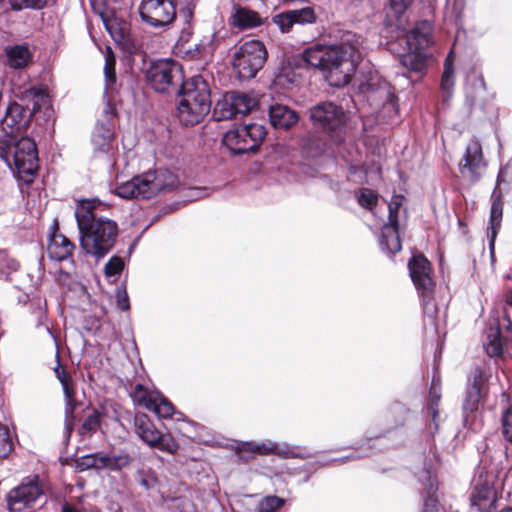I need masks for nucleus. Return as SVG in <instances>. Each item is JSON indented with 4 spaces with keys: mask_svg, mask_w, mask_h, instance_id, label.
<instances>
[{
    "mask_svg": "<svg viewBox=\"0 0 512 512\" xmlns=\"http://www.w3.org/2000/svg\"><path fill=\"white\" fill-rule=\"evenodd\" d=\"M500 485L495 467H480L470 493L469 512H496Z\"/></svg>",
    "mask_w": 512,
    "mask_h": 512,
    "instance_id": "obj_6",
    "label": "nucleus"
},
{
    "mask_svg": "<svg viewBox=\"0 0 512 512\" xmlns=\"http://www.w3.org/2000/svg\"><path fill=\"white\" fill-rule=\"evenodd\" d=\"M157 484L156 478L151 475L147 477H142L140 479V485L145 488L146 490L153 489Z\"/></svg>",
    "mask_w": 512,
    "mask_h": 512,
    "instance_id": "obj_57",
    "label": "nucleus"
},
{
    "mask_svg": "<svg viewBox=\"0 0 512 512\" xmlns=\"http://www.w3.org/2000/svg\"><path fill=\"white\" fill-rule=\"evenodd\" d=\"M454 87V68L450 56H448L444 63V71L441 79V88L448 93Z\"/></svg>",
    "mask_w": 512,
    "mask_h": 512,
    "instance_id": "obj_42",
    "label": "nucleus"
},
{
    "mask_svg": "<svg viewBox=\"0 0 512 512\" xmlns=\"http://www.w3.org/2000/svg\"><path fill=\"white\" fill-rule=\"evenodd\" d=\"M135 427L137 435L149 447L169 454L177 452L179 445L173 436L170 433L160 432L146 415L136 417Z\"/></svg>",
    "mask_w": 512,
    "mask_h": 512,
    "instance_id": "obj_14",
    "label": "nucleus"
},
{
    "mask_svg": "<svg viewBox=\"0 0 512 512\" xmlns=\"http://www.w3.org/2000/svg\"><path fill=\"white\" fill-rule=\"evenodd\" d=\"M463 0H454V10L457 15H460L463 9Z\"/></svg>",
    "mask_w": 512,
    "mask_h": 512,
    "instance_id": "obj_59",
    "label": "nucleus"
},
{
    "mask_svg": "<svg viewBox=\"0 0 512 512\" xmlns=\"http://www.w3.org/2000/svg\"><path fill=\"white\" fill-rule=\"evenodd\" d=\"M273 454L284 458H304L305 453L297 446L288 443L274 442Z\"/></svg>",
    "mask_w": 512,
    "mask_h": 512,
    "instance_id": "obj_39",
    "label": "nucleus"
},
{
    "mask_svg": "<svg viewBox=\"0 0 512 512\" xmlns=\"http://www.w3.org/2000/svg\"><path fill=\"white\" fill-rule=\"evenodd\" d=\"M101 204L97 199H81L75 208L81 249L96 261L104 258L114 247L118 225L114 220L98 215Z\"/></svg>",
    "mask_w": 512,
    "mask_h": 512,
    "instance_id": "obj_2",
    "label": "nucleus"
},
{
    "mask_svg": "<svg viewBox=\"0 0 512 512\" xmlns=\"http://www.w3.org/2000/svg\"><path fill=\"white\" fill-rule=\"evenodd\" d=\"M265 136L263 125L250 123L228 130L222 141L233 154H243L258 148Z\"/></svg>",
    "mask_w": 512,
    "mask_h": 512,
    "instance_id": "obj_10",
    "label": "nucleus"
},
{
    "mask_svg": "<svg viewBox=\"0 0 512 512\" xmlns=\"http://www.w3.org/2000/svg\"><path fill=\"white\" fill-rule=\"evenodd\" d=\"M30 118V114L22 104L10 103L6 108L5 116L0 122V127L4 134L0 138L17 139L20 134L25 132Z\"/></svg>",
    "mask_w": 512,
    "mask_h": 512,
    "instance_id": "obj_18",
    "label": "nucleus"
},
{
    "mask_svg": "<svg viewBox=\"0 0 512 512\" xmlns=\"http://www.w3.org/2000/svg\"><path fill=\"white\" fill-rule=\"evenodd\" d=\"M149 198L156 196L160 192L171 191L177 187L178 177L168 169H157L144 173Z\"/></svg>",
    "mask_w": 512,
    "mask_h": 512,
    "instance_id": "obj_21",
    "label": "nucleus"
},
{
    "mask_svg": "<svg viewBox=\"0 0 512 512\" xmlns=\"http://www.w3.org/2000/svg\"><path fill=\"white\" fill-rule=\"evenodd\" d=\"M441 394L440 389L437 387V384L435 382V379L432 381L430 393H429V400H428V411L431 415L432 421L435 423V426L437 427V417H438V405L440 402Z\"/></svg>",
    "mask_w": 512,
    "mask_h": 512,
    "instance_id": "obj_40",
    "label": "nucleus"
},
{
    "mask_svg": "<svg viewBox=\"0 0 512 512\" xmlns=\"http://www.w3.org/2000/svg\"><path fill=\"white\" fill-rule=\"evenodd\" d=\"M405 39L407 52L401 56V64L410 71L422 72L427 67V49L432 44L431 23L427 20L416 23Z\"/></svg>",
    "mask_w": 512,
    "mask_h": 512,
    "instance_id": "obj_5",
    "label": "nucleus"
},
{
    "mask_svg": "<svg viewBox=\"0 0 512 512\" xmlns=\"http://www.w3.org/2000/svg\"><path fill=\"white\" fill-rule=\"evenodd\" d=\"M149 410L153 411L161 418L171 417L174 413V407L172 403L159 395H157Z\"/></svg>",
    "mask_w": 512,
    "mask_h": 512,
    "instance_id": "obj_41",
    "label": "nucleus"
},
{
    "mask_svg": "<svg viewBox=\"0 0 512 512\" xmlns=\"http://www.w3.org/2000/svg\"><path fill=\"white\" fill-rule=\"evenodd\" d=\"M488 379L487 371L482 367H476L472 373V380L468 387L479 388L480 391L486 393V383Z\"/></svg>",
    "mask_w": 512,
    "mask_h": 512,
    "instance_id": "obj_48",
    "label": "nucleus"
},
{
    "mask_svg": "<svg viewBox=\"0 0 512 512\" xmlns=\"http://www.w3.org/2000/svg\"><path fill=\"white\" fill-rule=\"evenodd\" d=\"M0 160L25 183L33 181L39 167L36 144L29 137L0 138Z\"/></svg>",
    "mask_w": 512,
    "mask_h": 512,
    "instance_id": "obj_3",
    "label": "nucleus"
},
{
    "mask_svg": "<svg viewBox=\"0 0 512 512\" xmlns=\"http://www.w3.org/2000/svg\"><path fill=\"white\" fill-rule=\"evenodd\" d=\"M409 274L423 300L424 313L434 318L437 309L432 302L435 283L431 276L430 262L423 255H414L408 262Z\"/></svg>",
    "mask_w": 512,
    "mask_h": 512,
    "instance_id": "obj_7",
    "label": "nucleus"
},
{
    "mask_svg": "<svg viewBox=\"0 0 512 512\" xmlns=\"http://www.w3.org/2000/svg\"><path fill=\"white\" fill-rule=\"evenodd\" d=\"M360 36L348 33L336 45L316 44L302 52V60L324 73L331 86L341 87L349 83L351 74L360 59Z\"/></svg>",
    "mask_w": 512,
    "mask_h": 512,
    "instance_id": "obj_1",
    "label": "nucleus"
},
{
    "mask_svg": "<svg viewBox=\"0 0 512 512\" xmlns=\"http://www.w3.org/2000/svg\"><path fill=\"white\" fill-rule=\"evenodd\" d=\"M139 12L141 19L153 27H164L176 16L173 0H143Z\"/></svg>",
    "mask_w": 512,
    "mask_h": 512,
    "instance_id": "obj_17",
    "label": "nucleus"
},
{
    "mask_svg": "<svg viewBox=\"0 0 512 512\" xmlns=\"http://www.w3.org/2000/svg\"><path fill=\"white\" fill-rule=\"evenodd\" d=\"M48 0H9L12 10L21 11L24 9H42Z\"/></svg>",
    "mask_w": 512,
    "mask_h": 512,
    "instance_id": "obj_43",
    "label": "nucleus"
},
{
    "mask_svg": "<svg viewBox=\"0 0 512 512\" xmlns=\"http://www.w3.org/2000/svg\"><path fill=\"white\" fill-rule=\"evenodd\" d=\"M12 449V442L9 430L0 424V458L6 457Z\"/></svg>",
    "mask_w": 512,
    "mask_h": 512,
    "instance_id": "obj_50",
    "label": "nucleus"
},
{
    "mask_svg": "<svg viewBox=\"0 0 512 512\" xmlns=\"http://www.w3.org/2000/svg\"><path fill=\"white\" fill-rule=\"evenodd\" d=\"M502 434L504 438L512 443V406L502 414Z\"/></svg>",
    "mask_w": 512,
    "mask_h": 512,
    "instance_id": "obj_51",
    "label": "nucleus"
},
{
    "mask_svg": "<svg viewBox=\"0 0 512 512\" xmlns=\"http://www.w3.org/2000/svg\"><path fill=\"white\" fill-rule=\"evenodd\" d=\"M487 167L488 162L484 158L481 143L478 139L470 140L459 162V171L463 179L474 185L482 179Z\"/></svg>",
    "mask_w": 512,
    "mask_h": 512,
    "instance_id": "obj_12",
    "label": "nucleus"
},
{
    "mask_svg": "<svg viewBox=\"0 0 512 512\" xmlns=\"http://www.w3.org/2000/svg\"><path fill=\"white\" fill-rule=\"evenodd\" d=\"M413 0H390L392 9L397 13L401 14L407 7L412 3Z\"/></svg>",
    "mask_w": 512,
    "mask_h": 512,
    "instance_id": "obj_55",
    "label": "nucleus"
},
{
    "mask_svg": "<svg viewBox=\"0 0 512 512\" xmlns=\"http://www.w3.org/2000/svg\"><path fill=\"white\" fill-rule=\"evenodd\" d=\"M438 463V456L435 448H430L429 455L427 456L424 466L416 473L418 481L424 486V505L421 512H437V497L436 491L438 488L436 480V465Z\"/></svg>",
    "mask_w": 512,
    "mask_h": 512,
    "instance_id": "obj_15",
    "label": "nucleus"
},
{
    "mask_svg": "<svg viewBox=\"0 0 512 512\" xmlns=\"http://www.w3.org/2000/svg\"><path fill=\"white\" fill-rule=\"evenodd\" d=\"M47 250L51 259L63 261L72 255L74 244L64 235L53 233L49 238Z\"/></svg>",
    "mask_w": 512,
    "mask_h": 512,
    "instance_id": "obj_25",
    "label": "nucleus"
},
{
    "mask_svg": "<svg viewBox=\"0 0 512 512\" xmlns=\"http://www.w3.org/2000/svg\"><path fill=\"white\" fill-rule=\"evenodd\" d=\"M113 129L108 122H97L92 133V146L95 154L107 155L113 149Z\"/></svg>",
    "mask_w": 512,
    "mask_h": 512,
    "instance_id": "obj_23",
    "label": "nucleus"
},
{
    "mask_svg": "<svg viewBox=\"0 0 512 512\" xmlns=\"http://www.w3.org/2000/svg\"><path fill=\"white\" fill-rule=\"evenodd\" d=\"M45 500L43 488L37 476L24 479L8 494V508L11 512H30Z\"/></svg>",
    "mask_w": 512,
    "mask_h": 512,
    "instance_id": "obj_9",
    "label": "nucleus"
},
{
    "mask_svg": "<svg viewBox=\"0 0 512 512\" xmlns=\"http://www.w3.org/2000/svg\"><path fill=\"white\" fill-rule=\"evenodd\" d=\"M398 228L399 225L393 223H386L382 227L379 243L381 249L386 251L389 256H393L401 250Z\"/></svg>",
    "mask_w": 512,
    "mask_h": 512,
    "instance_id": "obj_27",
    "label": "nucleus"
},
{
    "mask_svg": "<svg viewBox=\"0 0 512 512\" xmlns=\"http://www.w3.org/2000/svg\"><path fill=\"white\" fill-rule=\"evenodd\" d=\"M484 349L490 357H498L504 352L500 331L497 328H491L484 342Z\"/></svg>",
    "mask_w": 512,
    "mask_h": 512,
    "instance_id": "obj_33",
    "label": "nucleus"
},
{
    "mask_svg": "<svg viewBox=\"0 0 512 512\" xmlns=\"http://www.w3.org/2000/svg\"><path fill=\"white\" fill-rule=\"evenodd\" d=\"M133 401L145 407L146 409H150L157 395H153L147 388H145L141 384H137L131 394Z\"/></svg>",
    "mask_w": 512,
    "mask_h": 512,
    "instance_id": "obj_35",
    "label": "nucleus"
},
{
    "mask_svg": "<svg viewBox=\"0 0 512 512\" xmlns=\"http://www.w3.org/2000/svg\"><path fill=\"white\" fill-rule=\"evenodd\" d=\"M266 56V48L260 41L251 40L243 43L233 57V67L238 77L243 80L254 78L263 67Z\"/></svg>",
    "mask_w": 512,
    "mask_h": 512,
    "instance_id": "obj_8",
    "label": "nucleus"
},
{
    "mask_svg": "<svg viewBox=\"0 0 512 512\" xmlns=\"http://www.w3.org/2000/svg\"><path fill=\"white\" fill-rule=\"evenodd\" d=\"M500 325L506 330L512 329V292L506 298V308Z\"/></svg>",
    "mask_w": 512,
    "mask_h": 512,
    "instance_id": "obj_52",
    "label": "nucleus"
},
{
    "mask_svg": "<svg viewBox=\"0 0 512 512\" xmlns=\"http://www.w3.org/2000/svg\"><path fill=\"white\" fill-rule=\"evenodd\" d=\"M484 394L485 392L480 391L479 388L468 387L463 403L464 412L466 414L475 412Z\"/></svg>",
    "mask_w": 512,
    "mask_h": 512,
    "instance_id": "obj_36",
    "label": "nucleus"
},
{
    "mask_svg": "<svg viewBox=\"0 0 512 512\" xmlns=\"http://www.w3.org/2000/svg\"><path fill=\"white\" fill-rule=\"evenodd\" d=\"M116 305L118 309L122 311H128L130 309L129 297L125 288L116 289Z\"/></svg>",
    "mask_w": 512,
    "mask_h": 512,
    "instance_id": "obj_54",
    "label": "nucleus"
},
{
    "mask_svg": "<svg viewBox=\"0 0 512 512\" xmlns=\"http://www.w3.org/2000/svg\"><path fill=\"white\" fill-rule=\"evenodd\" d=\"M8 64L15 69L25 67L31 59V54L28 47L23 45H16L6 50Z\"/></svg>",
    "mask_w": 512,
    "mask_h": 512,
    "instance_id": "obj_31",
    "label": "nucleus"
},
{
    "mask_svg": "<svg viewBox=\"0 0 512 512\" xmlns=\"http://www.w3.org/2000/svg\"><path fill=\"white\" fill-rule=\"evenodd\" d=\"M269 119L273 127L288 129L298 121V116L287 106L276 104L270 107Z\"/></svg>",
    "mask_w": 512,
    "mask_h": 512,
    "instance_id": "obj_26",
    "label": "nucleus"
},
{
    "mask_svg": "<svg viewBox=\"0 0 512 512\" xmlns=\"http://www.w3.org/2000/svg\"><path fill=\"white\" fill-rule=\"evenodd\" d=\"M61 512H81L78 508L71 504H64Z\"/></svg>",
    "mask_w": 512,
    "mask_h": 512,
    "instance_id": "obj_60",
    "label": "nucleus"
},
{
    "mask_svg": "<svg viewBox=\"0 0 512 512\" xmlns=\"http://www.w3.org/2000/svg\"><path fill=\"white\" fill-rule=\"evenodd\" d=\"M215 33H209L204 35L198 43H195L193 47H189L185 51L186 57L189 59L206 58L212 55L215 45Z\"/></svg>",
    "mask_w": 512,
    "mask_h": 512,
    "instance_id": "obj_29",
    "label": "nucleus"
},
{
    "mask_svg": "<svg viewBox=\"0 0 512 512\" xmlns=\"http://www.w3.org/2000/svg\"><path fill=\"white\" fill-rule=\"evenodd\" d=\"M258 105L253 95L240 92H231L216 104L214 115L219 119H229L238 114L244 115Z\"/></svg>",
    "mask_w": 512,
    "mask_h": 512,
    "instance_id": "obj_16",
    "label": "nucleus"
},
{
    "mask_svg": "<svg viewBox=\"0 0 512 512\" xmlns=\"http://www.w3.org/2000/svg\"><path fill=\"white\" fill-rule=\"evenodd\" d=\"M310 118L314 125L327 133L334 134L340 140V132L346 123V113L341 106L333 102H323L311 109Z\"/></svg>",
    "mask_w": 512,
    "mask_h": 512,
    "instance_id": "obj_11",
    "label": "nucleus"
},
{
    "mask_svg": "<svg viewBox=\"0 0 512 512\" xmlns=\"http://www.w3.org/2000/svg\"><path fill=\"white\" fill-rule=\"evenodd\" d=\"M358 203L361 207L366 209H373L378 202L377 194L368 188H362L358 194Z\"/></svg>",
    "mask_w": 512,
    "mask_h": 512,
    "instance_id": "obj_44",
    "label": "nucleus"
},
{
    "mask_svg": "<svg viewBox=\"0 0 512 512\" xmlns=\"http://www.w3.org/2000/svg\"><path fill=\"white\" fill-rule=\"evenodd\" d=\"M294 24L306 25L313 24L316 22L317 16L312 7H303L301 9L289 10Z\"/></svg>",
    "mask_w": 512,
    "mask_h": 512,
    "instance_id": "obj_38",
    "label": "nucleus"
},
{
    "mask_svg": "<svg viewBox=\"0 0 512 512\" xmlns=\"http://www.w3.org/2000/svg\"><path fill=\"white\" fill-rule=\"evenodd\" d=\"M274 441L265 440L260 443L256 442H242L237 446L238 453H251L260 455L273 454Z\"/></svg>",
    "mask_w": 512,
    "mask_h": 512,
    "instance_id": "obj_32",
    "label": "nucleus"
},
{
    "mask_svg": "<svg viewBox=\"0 0 512 512\" xmlns=\"http://www.w3.org/2000/svg\"><path fill=\"white\" fill-rule=\"evenodd\" d=\"M146 181L144 174L135 176L126 182L118 184L115 188V193L124 199H149Z\"/></svg>",
    "mask_w": 512,
    "mask_h": 512,
    "instance_id": "obj_24",
    "label": "nucleus"
},
{
    "mask_svg": "<svg viewBox=\"0 0 512 512\" xmlns=\"http://www.w3.org/2000/svg\"><path fill=\"white\" fill-rule=\"evenodd\" d=\"M103 23L105 25V28L106 30L110 33V35L114 38V39H117L118 37L121 38V33L118 32L115 28V20H109V19H106V18H103Z\"/></svg>",
    "mask_w": 512,
    "mask_h": 512,
    "instance_id": "obj_56",
    "label": "nucleus"
},
{
    "mask_svg": "<svg viewBox=\"0 0 512 512\" xmlns=\"http://www.w3.org/2000/svg\"><path fill=\"white\" fill-rule=\"evenodd\" d=\"M146 77L155 91L165 93L182 81V71L177 62L164 59L153 63L147 70Z\"/></svg>",
    "mask_w": 512,
    "mask_h": 512,
    "instance_id": "obj_13",
    "label": "nucleus"
},
{
    "mask_svg": "<svg viewBox=\"0 0 512 512\" xmlns=\"http://www.w3.org/2000/svg\"><path fill=\"white\" fill-rule=\"evenodd\" d=\"M180 100L177 106L178 117L182 124H198L210 111V89L201 75H195L181 85Z\"/></svg>",
    "mask_w": 512,
    "mask_h": 512,
    "instance_id": "obj_4",
    "label": "nucleus"
},
{
    "mask_svg": "<svg viewBox=\"0 0 512 512\" xmlns=\"http://www.w3.org/2000/svg\"><path fill=\"white\" fill-rule=\"evenodd\" d=\"M273 23L282 33H288L295 25L289 11L279 13L272 18Z\"/></svg>",
    "mask_w": 512,
    "mask_h": 512,
    "instance_id": "obj_47",
    "label": "nucleus"
},
{
    "mask_svg": "<svg viewBox=\"0 0 512 512\" xmlns=\"http://www.w3.org/2000/svg\"><path fill=\"white\" fill-rule=\"evenodd\" d=\"M355 458L354 456H345L344 458L341 459V461H345V460H348V459H353Z\"/></svg>",
    "mask_w": 512,
    "mask_h": 512,
    "instance_id": "obj_62",
    "label": "nucleus"
},
{
    "mask_svg": "<svg viewBox=\"0 0 512 512\" xmlns=\"http://www.w3.org/2000/svg\"><path fill=\"white\" fill-rule=\"evenodd\" d=\"M133 457L126 451L120 452H97L85 457V464L88 467L96 469H108L110 471H120L130 466Z\"/></svg>",
    "mask_w": 512,
    "mask_h": 512,
    "instance_id": "obj_20",
    "label": "nucleus"
},
{
    "mask_svg": "<svg viewBox=\"0 0 512 512\" xmlns=\"http://www.w3.org/2000/svg\"><path fill=\"white\" fill-rule=\"evenodd\" d=\"M404 197L401 195H394L388 203V222L398 224V215L400 208L403 204Z\"/></svg>",
    "mask_w": 512,
    "mask_h": 512,
    "instance_id": "obj_49",
    "label": "nucleus"
},
{
    "mask_svg": "<svg viewBox=\"0 0 512 512\" xmlns=\"http://www.w3.org/2000/svg\"><path fill=\"white\" fill-rule=\"evenodd\" d=\"M104 75L106 79V85L107 87L110 84L115 83L116 76H115V58L112 53L111 48H107V54L105 56V67H104Z\"/></svg>",
    "mask_w": 512,
    "mask_h": 512,
    "instance_id": "obj_46",
    "label": "nucleus"
},
{
    "mask_svg": "<svg viewBox=\"0 0 512 512\" xmlns=\"http://www.w3.org/2000/svg\"><path fill=\"white\" fill-rule=\"evenodd\" d=\"M65 397V431L69 437L75 425V411L78 402L75 399V387L65 388L63 391Z\"/></svg>",
    "mask_w": 512,
    "mask_h": 512,
    "instance_id": "obj_30",
    "label": "nucleus"
},
{
    "mask_svg": "<svg viewBox=\"0 0 512 512\" xmlns=\"http://www.w3.org/2000/svg\"><path fill=\"white\" fill-rule=\"evenodd\" d=\"M505 182V169L500 168L497 179L496 186L491 195V208H490V217H489V248L491 251L494 249L495 239L497 234L501 228L502 216H503V199L502 192L499 188L501 183Z\"/></svg>",
    "mask_w": 512,
    "mask_h": 512,
    "instance_id": "obj_19",
    "label": "nucleus"
},
{
    "mask_svg": "<svg viewBox=\"0 0 512 512\" xmlns=\"http://www.w3.org/2000/svg\"><path fill=\"white\" fill-rule=\"evenodd\" d=\"M124 269V261L119 256H112L104 266L106 277H117Z\"/></svg>",
    "mask_w": 512,
    "mask_h": 512,
    "instance_id": "obj_45",
    "label": "nucleus"
},
{
    "mask_svg": "<svg viewBox=\"0 0 512 512\" xmlns=\"http://www.w3.org/2000/svg\"><path fill=\"white\" fill-rule=\"evenodd\" d=\"M55 375L59 382L62 385L63 391L65 388H72L75 387L71 377L66 373L65 369L60 366V364H57V366L54 368Z\"/></svg>",
    "mask_w": 512,
    "mask_h": 512,
    "instance_id": "obj_53",
    "label": "nucleus"
},
{
    "mask_svg": "<svg viewBox=\"0 0 512 512\" xmlns=\"http://www.w3.org/2000/svg\"><path fill=\"white\" fill-rule=\"evenodd\" d=\"M391 107H394V104H393L392 102H387V103H385V105H384V108H385V109H388V108H391Z\"/></svg>",
    "mask_w": 512,
    "mask_h": 512,
    "instance_id": "obj_61",
    "label": "nucleus"
},
{
    "mask_svg": "<svg viewBox=\"0 0 512 512\" xmlns=\"http://www.w3.org/2000/svg\"><path fill=\"white\" fill-rule=\"evenodd\" d=\"M232 24L244 30L260 26L262 19L255 11L247 8H238L232 16Z\"/></svg>",
    "mask_w": 512,
    "mask_h": 512,
    "instance_id": "obj_28",
    "label": "nucleus"
},
{
    "mask_svg": "<svg viewBox=\"0 0 512 512\" xmlns=\"http://www.w3.org/2000/svg\"><path fill=\"white\" fill-rule=\"evenodd\" d=\"M21 100L26 105V110H28L30 116L40 110H44V114L50 116L51 101L46 89L35 87L26 89L22 93Z\"/></svg>",
    "mask_w": 512,
    "mask_h": 512,
    "instance_id": "obj_22",
    "label": "nucleus"
},
{
    "mask_svg": "<svg viewBox=\"0 0 512 512\" xmlns=\"http://www.w3.org/2000/svg\"><path fill=\"white\" fill-rule=\"evenodd\" d=\"M285 504V499L275 495L261 498L256 505V512H276Z\"/></svg>",
    "mask_w": 512,
    "mask_h": 512,
    "instance_id": "obj_37",
    "label": "nucleus"
},
{
    "mask_svg": "<svg viewBox=\"0 0 512 512\" xmlns=\"http://www.w3.org/2000/svg\"><path fill=\"white\" fill-rule=\"evenodd\" d=\"M101 424V414L97 410H93L85 420L83 421L81 427L79 428V434L85 438L90 437L93 433H95Z\"/></svg>",
    "mask_w": 512,
    "mask_h": 512,
    "instance_id": "obj_34",
    "label": "nucleus"
},
{
    "mask_svg": "<svg viewBox=\"0 0 512 512\" xmlns=\"http://www.w3.org/2000/svg\"><path fill=\"white\" fill-rule=\"evenodd\" d=\"M181 13L183 14L186 22H189L193 16V11L190 7L182 9Z\"/></svg>",
    "mask_w": 512,
    "mask_h": 512,
    "instance_id": "obj_58",
    "label": "nucleus"
}]
</instances>
